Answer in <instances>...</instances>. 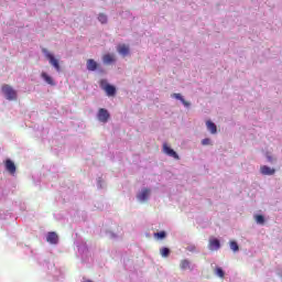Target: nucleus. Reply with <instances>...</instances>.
Returning a JSON list of instances; mask_svg holds the SVG:
<instances>
[{"instance_id": "obj_18", "label": "nucleus", "mask_w": 282, "mask_h": 282, "mask_svg": "<svg viewBox=\"0 0 282 282\" xmlns=\"http://www.w3.org/2000/svg\"><path fill=\"white\" fill-rule=\"evenodd\" d=\"M229 246H230V249H231L234 252H239V245L237 243V241L231 240V241L229 242Z\"/></svg>"}, {"instance_id": "obj_16", "label": "nucleus", "mask_w": 282, "mask_h": 282, "mask_svg": "<svg viewBox=\"0 0 282 282\" xmlns=\"http://www.w3.org/2000/svg\"><path fill=\"white\" fill-rule=\"evenodd\" d=\"M206 127L208 131H210V133L213 134L217 133V126L213 121L210 120L206 121Z\"/></svg>"}, {"instance_id": "obj_5", "label": "nucleus", "mask_w": 282, "mask_h": 282, "mask_svg": "<svg viewBox=\"0 0 282 282\" xmlns=\"http://www.w3.org/2000/svg\"><path fill=\"white\" fill-rule=\"evenodd\" d=\"M163 153H165V155H169L170 158H173L174 160H180V155L177 154V152H175V150L169 147V143H163Z\"/></svg>"}, {"instance_id": "obj_3", "label": "nucleus", "mask_w": 282, "mask_h": 282, "mask_svg": "<svg viewBox=\"0 0 282 282\" xmlns=\"http://www.w3.org/2000/svg\"><path fill=\"white\" fill-rule=\"evenodd\" d=\"M101 88L106 91L107 96H116V86L107 84L105 79L100 82Z\"/></svg>"}, {"instance_id": "obj_23", "label": "nucleus", "mask_w": 282, "mask_h": 282, "mask_svg": "<svg viewBox=\"0 0 282 282\" xmlns=\"http://www.w3.org/2000/svg\"><path fill=\"white\" fill-rule=\"evenodd\" d=\"M98 21L100 23H107V17L105 15V13H100L98 17Z\"/></svg>"}, {"instance_id": "obj_17", "label": "nucleus", "mask_w": 282, "mask_h": 282, "mask_svg": "<svg viewBox=\"0 0 282 282\" xmlns=\"http://www.w3.org/2000/svg\"><path fill=\"white\" fill-rule=\"evenodd\" d=\"M180 268L181 270H193V268H191V261L186 259L181 261Z\"/></svg>"}, {"instance_id": "obj_20", "label": "nucleus", "mask_w": 282, "mask_h": 282, "mask_svg": "<svg viewBox=\"0 0 282 282\" xmlns=\"http://www.w3.org/2000/svg\"><path fill=\"white\" fill-rule=\"evenodd\" d=\"M256 221H257V224L263 225V224H265V218L263 217V215H257Z\"/></svg>"}, {"instance_id": "obj_22", "label": "nucleus", "mask_w": 282, "mask_h": 282, "mask_svg": "<svg viewBox=\"0 0 282 282\" xmlns=\"http://www.w3.org/2000/svg\"><path fill=\"white\" fill-rule=\"evenodd\" d=\"M215 274H217V276H219L220 279H224V276H225L224 269L223 268H216Z\"/></svg>"}, {"instance_id": "obj_11", "label": "nucleus", "mask_w": 282, "mask_h": 282, "mask_svg": "<svg viewBox=\"0 0 282 282\" xmlns=\"http://www.w3.org/2000/svg\"><path fill=\"white\" fill-rule=\"evenodd\" d=\"M102 62L105 65H111V63H116V56L113 54H106L102 56Z\"/></svg>"}, {"instance_id": "obj_19", "label": "nucleus", "mask_w": 282, "mask_h": 282, "mask_svg": "<svg viewBox=\"0 0 282 282\" xmlns=\"http://www.w3.org/2000/svg\"><path fill=\"white\" fill-rule=\"evenodd\" d=\"M160 254L164 258L169 257V254H171V249L163 247L160 249Z\"/></svg>"}, {"instance_id": "obj_9", "label": "nucleus", "mask_w": 282, "mask_h": 282, "mask_svg": "<svg viewBox=\"0 0 282 282\" xmlns=\"http://www.w3.org/2000/svg\"><path fill=\"white\" fill-rule=\"evenodd\" d=\"M6 170L11 173V175H14L17 173V165H14V162L12 160L8 159L6 161Z\"/></svg>"}, {"instance_id": "obj_1", "label": "nucleus", "mask_w": 282, "mask_h": 282, "mask_svg": "<svg viewBox=\"0 0 282 282\" xmlns=\"http://www.w3.org/2000/svg\"><path fill=\"white\" fill-rule=\"evenodd\" d=\"M2 93L4 94L7 100H17V90L12 86L4 84L2 86Z\"/></svg>"}, {"instance_id": "obj_13", "label": "nucleus", "mask_w": 282, "mask_h": 282, "mask_svg": "<svg viewBox=\"0 0 282 282\" xmlns=\"http://www.w3.org/2000/svg\"><path fill=\"white\" fill-rule=\"evenodd\" d=\"M117 51L121 56H129V47L126 44L118 45Z\"/></svg>"}, {"instance_id": "obj_24", "label": "nucleus", "mask_w": 282, "mask_h": 282, "mask_svg": "<svg viewBox=\"0 0 282 282\" xmlns=\"http://www.w3.org/2000/svg\"><path fill=\"white\" fill-rule=\"evenodd\" d=\"M210 143H212V142H210V139H209V138H206V139H203V140H202L203 147H208Z\"/></svg>"}, {"instance_id": "obj_2", "label": "nucleus", "mask_w": 282, "mask_h": 282, "mask_svg": "<svg viewBox=\"0 0 282 282\" xmlns=\"http://www.w3.org/2000/svg\"><path fill=\"white\" fill-rule=\"evenodd\" d=\"M42 52L43 54H45V57L47 58L50 65H53L56 72H61V64H58V59L54 58V55L47 52V48H43Z\"/></svg>"}, {"instance_id": "obj_4", "label": "nucleus", "mask_w": 282, "mask_h": 282, "mask_svg": "<svg viewBox=\"0 0 282 282\" xmlns=\"http://www.w3.org/2000/svg\"><path fill=\"white\" fill-rule=\"evenodd\" d=\"M97 118L99 122H109V118H111V115H109V111L105 108H100L97 113Z\"/></svg>"}, {"instance_id": "obj_15", "label": "nucleus", "mask_w": 282, "mask_h": 282, "mask_svg": "<svg viewBox=\"0 0 282 282\" xmlns=\"http://www.w3.org/2000/svg\"><path fill=\"white\" fill-rule=\"evenodd\" d=\"M172 98H176V100H181V102L184 105V107H191V102L184 100V97H182L181 94L174 93L172 95Z\"/></svg>"}, {"instance_id": "obj_12", "label": "nucleus", "mask_w": 282, "mask_h": 282, "mask_svg": "<svg viewBox=\"0 0 282 282\" xmlns=\"http://www.w3.org/2000/svg\"><path fill=\"white\" fill-rule=\"evenodd\" d=\"M260 172L262 173V175H274V173H276L274 169H271L268 165L261 166Z\"/></svg>"}, {"instance_id": "obj_6", "label": "nucleus", "mask_w": 282, "mask_h": 282, "mask_svg": "<svg viewBox=\"0 0 282 282\" xmlns=\"http://www.w3.org/2000/svg\"><path fill=\"white\" fill-rule=\"evenodd\" d=\"M208 248L209 250H212V252H215L216 250H219V248H221V242H219V239L217 238H210Z\"/></svg>"}, {"instance_id": "obj_7", "label": "nucleus", "mask_w": 282, "mask_h": 282, "mask_svg": "<svg viewBox=\"0 0 282 282\" xmlns=\"http://www.w3.org/2000/svg\"><path fill=\"white\" fill-rule=\"evenodd\" d=\"M46 241L53 246H56V243H58V234L55 231H50L46 236Z\"/></svg>"}, {"instance_id": "obj_21", "label": "nucleus", "mask_w": 282, "mask_h": 282, "mask_svg": "<svg viewBox=\"0 0 282 282\" xmlns=\"http://www.w3.org/2000/svg\"><path fill=\"white\" fill-rule=\"evenodd\" d=\"M154 237L156 239H165L166 238V231H160V232H155Z\"/></svg>"}, {"instance_id": "obj_14", "label": "nucleus", "mask_w": 282, "mask_h": 282, "mask_svg": "<svg viewBox=\"0 0 282 282\" xmlns=\"http://www.w3.org/2000/svg\"><path fill=\"white\" fill-rule=\"evenodd\" d=\"M41 77L43 78V80H45V83H47V85H51L52 87L56 85V83H54V79L50 75H47V73H42Z\"/></svg>"}, {"instance_id": "obj_10", "label": "nucleus", "mask_w": 282, "mask_h": 282, "mask_svg": "<svg viewBox=\"0 0 282 282\" xmlns=\"http://www.w3.org/2000/svg\"><path fill=\"white\" fill-rule=\"evenodd\" d=\"M86 66L88 72H96L98 69V63L94 59H87Z\"/></svg>"}, {"instance_id": "obj_8", "label": "nucleus", "mask_w": 282, "mask_h": 282, "mask_svg": "<svg viewBox=\"0 0 282 282\" xmlns=\"http://www.w3.org/2000/svg\"><path fill=\"white\" fill-rule=\"evenodd\" d=\"M150 193L151 191L149 188H144L137 195V199H139V202H147V199H149Z\"/></svg>"}]
</instances>
